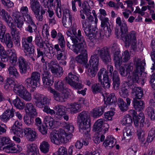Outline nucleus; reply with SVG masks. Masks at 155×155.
I'll return each mask as SVG.
<instances>
[{"label":"nucleus","mask_w":155,"mask_h":155,"mask_svg":"<svg viewBox=\"0 0 155 155\" xmlns=\"http://www.w3.org/2000/svg\"><path fill=\"white\" fill-rule=\"evenodd\" d=\"M72 32L74 35L71 38L72 42L74 44L79 43L75 45L73 49V52L77 54L79 53L82 54L87 53V46L84 38L81 35V31L78 30L77 32L76 28H73L72 29Z\"/></svg>","instance_id":"obj_1"},{"label":"nucleus","mask_w":155,"mask_h":155,"mask_svg":"<svg viewBox=\"0 0 155 155\" xmlns=\"http://www.w3.org/2000/svg\"><path fill=\"white\" fill-rule=\"evenodd\" d=\"M132 87V96L133 98V104L134 109L138 111H142L144 110L145 107V103L144 101L141 100H137L140 99L143 97V92L141 87L131 86Z\"/></svg>","instance_id":"obj_2"},{"label":"nucleus","mask_w":155,"mask_h":155,"mask_svg":"<svg viewBox=\"0 0 155 155\" xmlns=\"http://www.w3.org/2000/svg\"><path fill=\"white\" fill-rule=\"evenodd\" d=\"M86 20H82V29L84 30L88 39L91 41H93L96 38L97 32L95 30L91 25V23L94 21V18L91 15L87 16Z\"/></svg>","instance_id":"obj_3"},{"label":"nucleus","mask_w":155,"mask_h":155,"mask_svg":"<svg viewBox=\"0 0 155 155\" xmlns=\"http://www.w3.org/2000/svg\"><path fill=\"white\" fill-rule=\"evenodd\" d=\"M71 134L67 135L65 131L62 129H59L55 132L50 133L49 138L53 143L58 145L61 143L67 142L71 139Z\"/></svg>","instance_id":"obj_4"},{"label":"nucleus","mask_w":155,"mask_h":155,"mask_svg":"<svg viewBox=\"0 0 155 155\" xmlns=\"http://www.w3.org/2000/svg\"><path fill=\"white\" fill-rule=\"evenodd\" d=\"M78 119L79 123L80 131L85 133L89 131L91 126L90 116L88 112L85 111H82L78 114Z\"/></svg>","instance_id":"obj_5"},{"label":"nucleus","mask_w":155,"mask_h":155,"mask_svg":"<svg viewBox=\"0 0 155 155\" xmlns=\"http://www.w3.org/2000/svg\"><path fill=\"white\" fill-rule=\"evenodd\" d=\"M33 38L29 36L27 38L25 37L22 38L21 45L25 55L29 56L32 61H34L35 59L32 56L34 55L35 47L32 44Z\"/></svg>","instance_id":"obj_6"},{"label":"nucleus","mask_w":155,"mask_h":155,"mask_svg":"<svg viewBox=\"0 0 155 155\" xmlns=\"http://www.w3.org/2000/svg\"><path fill=\"white\" fill-rule=\"evenodd\" d=\"M134 64L136 69L133 72L132 80L134 83H138L140 81L139 76L142 75L144 71L145 63L140 58H135L133 60Z\"/></svg>","instance_id":"obj_7"},{"label":"nucleus","mask_w":155,"mask_h":155,"mask_svg":"<svg viewBox=\"0 0 155 155\" xmlns=\"http://www.w3.org/2000/svg\"><path fill=\"white\" fill-rule=\"evenodd\" d=\"M12 17L14 23L17 28H22L24 24L23 18L24 21L27 23L33 22L32 17L30 13L22 16L19 12H15L13 14Z\"/></svg>","instance_id":"obj_8"},{"label":"nucleus","mask_w":155,"mask_h":155,"mask_svg":"<svg viewBox=\"0 0 155 155\" xmlns=\"http://www.w3.org/2000/svg\"><path fill=\"white\" fill-rule=\"evenodd\" d=\"M130 56L129 52L127 50L121 53L119 51L115 52L113 60L116 67H120L123 62H127L130 59Z\"/></svg>","instance_id":"obj_9"},{"label":"nucleus","mask_w":155,"mask_h":155,"mask_svg":"<svg viewBox=\"0 0 155 155\" xmlns=\"http://www.w3.org/2000/svg\"><path fill=\"white\" fill-rule=\"evenodd\" d=\"M122 40L124 42L126 46H129L131 45V50L134 51L137 48V41L136 32L134 31H132L128 34L125 35L124 36L121 38Z\"/></svg>","instance_id":"obj_10"},{"label":"nucleus","mask_w":155,"mask_h":155,"mask_svg":"<svg viewBox=\"0 0 155 155\" xmlns=\"http://www.w3.org/2000/svg\"><path fill=\"white\" fill-rule=\"evenodd\" d=\"M95 51L96 54L100 56L101 60L105 64H108L111 61L110 52L107 47L97 48Z\"/></svg>","instance_id":"obj_11"},{"label":"nucleus","mask_w":155,"mask_h":155,"mask_svg":"<svg viewBox=\"0 0 155 155\" xmlns=\"http://www.w3.org/2000/svg\"><path fill=\"white\" fill-rule=\"evenodd\" d=\"M36 106L41 108H45L50 103L49 100L46 97L36 94L34 95Z\"/></svg>","instance_id":"obj_12"},{"label":"nucleus","mask_w":155,"mask_h":155,"mask_svg":"<svg viewBox=\"0 0 155 155\" xmlns=\"http://www.w3.org/2000/svg\"><path fill=\"white\" fill-rule=\"evenodd\" d=\"M42 71V74L43 77L42 80L44 85L46 86L52 85L53 83V77L50 75V72L48 70L46 64L43 65Z\"/></svg>","instance_id":"obj_13"},{"label":"nucleus","mask_w":155,"mask_h":155,"mask_svg":"<svg viewBox=\"0 0 155 155\" xmlns=\"http://www.w3.org/2000/svg\"><path fill=\"white\" fill-rule=\"evenodd\" d=\"M48 90L53 94L54 99L57 101L61 102H64L68 97V94L64 91L59 92L51 87H48Z\"/></svg>","instance_id":"obj_14"},{"label":"nucleus","mask_w":155,"mask_h":155,"mask_svg":"<svg viewBox=\"0 0 155 155\" xmlns=\"http://www.w3.org/2000/svg\"><path fill=\"white\" fill-rule=\"evenodd\" d=\"M116 23L118 26L120 27V31L121 34L120 36L118 34V30H115V34L117 37L119 38L120 36L121 38L123 36H124V35H126V33L128 30V28L126 22L124 21H122L120 17H118L116 19Z\"/></svg>","instance_id":"obj_15"},{"label":"nucleus","mask_w":155,"mask_h":155,"mask_svg":"<svg viewBox=\"0 0 155 155\" xmlns=\"http://www.w3.org/2000/svg\"><path fill=\"white\" fill-rule=\"evenodd\" d=\"M17 63L19 65L20 73L22 74H26L30 67L28 62L23 57L21 56L18 58Z\"/></svg>","instance_id":"obj_16"},{"label":"nucleus","mask_w":155,"mask_h":155,"mask_svg":"<svg viewBox=\"0 0 155 155\" xmlns=\"http://www.w3.org/2000/svg\"><path fill=\"white\" fill-rule=\"evenodd\" d=\"M104 122V120L102 119L97 120L94 124L93 130L95 131H97V133L102 132L103 133H105L106 131L108 130L109 127L107 124H105V127H106L104 129L102 128Z\"/></svg>","instance_id":"obj_17"},{"label":"nucleus","mask_w":155,"mask_h":155,"mask_svg":"<svg viewBox=\"0 0 155 155\" xmlns=\"http://www.w3.org/2000/svg\"><path fill=\"white\" fill-rule=\"evenodd\" d=\"M24 133V136L29 141H33L37 138V135L36 132L30 127H25L23 129V133Z\"/></svg>","instance_id":"obj_18"},{"label":"nucleus","mask_w":155,"mask_h":155,"mask_svg":"<svg viewBox=\"0 0 155 155\" xmlns=\"http://www.w3.org/2000/svg\"><path fill=\"white\" fill-rule=\"evenodd\" d=\"M22 125L21 122L18 120L15 121L12 127L11 133L18 137H22L24 134H23V129L22 130L21 127Z\"/></svg>","instance_id":"obj_19"},{"label":"nucleus","mask_w":155,"mask_h":155,"mask_svg":"<svg viewBox=\"0 0 155 155\" xmlns=\"http://www.w3.org/2000/svg\"><path fill=\"white\" fill-rule=\"evenodd\" d=\"M3 147V150L7 153H19L21 150V148L14 143H10Z\"/></svg>","instance_id":"obj_20"},{"label":"nucleus","mask_w":155,"mask_h":155,"mask_svg":"<svg viewBox=\"0 0 155 155\" xmlns=\"http://www.w3.org/2000/svg\"><path fill=\"white\" fill-rule=\"evenodd\" d=\"M127 104L124 101L123 99L119 98L118 100V104L120 110L123 112L127 111L128 109V106L130 103V99L127 97L126 99Z\"/></svg>","instance_id":"obj_21"},{"label":"nucleus","mask_w":155,"mask_h":155,"mask_svg":"<svg viewBox=\"0 0 155 155\" xmlns=\"http://www.w3.org/2000/svg\"><path fill=\"white\" fill-rule=\"evenodd\" d=\"M0 16L2 17V19L7 24H9V23L13 21L12 18L7 12L5 9L1 8L0 4Z\"/></svg>","instance_id":"obj_22"},{"label":"nucleus","mask_w":155,"mask_h":155,"mask_svg":"<svg viewBox=\"0 0 155 155\" xmlns=\"http://www.w3.org/2000/svg\"><path fill=\"white\" fill-rule=\"evenodd\" d=\"M116 141L111 136H108L103 143L104 146L107 149H110L115 145Z\"/></svg>","instance_id":"obj_23"},{"label":"nucleus","mask_w":155,"mask_h":155,"mask_svg":"<svg viewBox=\"0 0 155 155\" xmlns=\"http://www.w3.org/2000/svg\"><path fill=\"white\" fill-rule=\"evenodd\" d=\"M15 111V110L13 108H12L10 110H6L2 115L0 116V117L2 121L6 122L10 118L14 116Z\"/></svg>","instance_id":"obj_24"},{"label":"nucleus","mask_w":155,"mask_h":155,"mask_svg":"<svg viewBox=\"0 0 155 155\" xmlns=\"http://www.w3.org/2000/svg\"><path fill=\"white\" fill-rule=\"evenodd\" d=\"M25 110L26 113L32 117L37 115L35 107L31 103H27L25 106Z\"/></svg>","instance_id":"obj_25"},{"label":"nucleus","mask_w":155,"mask_h":155,"mask_svg":"<svg viewBox=\"0 0 155 155\" xmlns=\"http://www.w3.org/2000/svg\"><path fill=\"white\" fill-rule=\"evenodd\" d=\"M6 31V28L0 31V40L3 43L12 40L10 34L9 33L5 34Z\"/></svg>","instance_id":"obj_26"},{"label":"nucleus","mask_w":155,"mask_h":155,"mask_svg":"<svg viewBox=\"0 0 155 155\" xmlns=\"http://www.w3.org/2000/svg\"><path fill=\"white\" fill-rule=\"evenodd\" d=\"M99 57L97 54L94 52L93 55L91 56L90 59L89 61V63L90 66L98 68V65H99Z\"/></svg>","instance_id":"obj_27"},{"label":"nucleus","mask_w":155,"mask_h":155,"mask_svg":"<svg viewBox=\"0 0 155 155\" xmlns=\"http://www.w3.org/2000/svg\"><path fill=\"white\" fill-rule=\"evenodd\" d=\"M27 152L31 155H37L38 152V149L36 145L34 143H29L27 146Z\"/></svg>","instance_id":"obj_28"},{"label":"nucleus","mask_w":155,"mask_h":155,"mask_svg":"<svg viewBox=\"0 0 155 155\" xmlns=\"http://www.w3.org/2000/svg\"><path fill=\"white\" fill-rule=\"evenodd\" d=\"M11 29V34L12 38L16 37H20L19 31L14 26L13 21H12L9 24H7Z\"/></svg>","instance_id":"obj_29"},{"label":"nucleus","mask_w":155,"mask_h":155,"mask_svg":"<svg viewBox=\"0 0 155 155\" xmlns=\"http://www.w3.org/2000/svg\"><path fill=\"white\" fill-rule=\"evenodd\" d=\"M54 110L56 111V117L60 119L61 116L65 114L64 109L63 106L57 105L55 106L53 108Z\"/></svg>","instance_id":"obj_30"},{"label":"nucleus","mask_w":155,"mask_h":155,"mask_svg":"<svg viewBox=\"0 0 155 155\" xmlns=\"http://www.w3.org/2000/svg\"><path fill=\"white\" fill-rule=\"evenodd\" d=\"M12 103L17 108L20 110L23 109L25 106L24 101L17 96L12 101Z\"/></svg>","instance_id":"obj_31"},{"label":"nucleus","mask_w":155,"mask_h":155,"mask_svg":"<svg viewBox=\"0 0 155 155\" xmlns=\"http://www.w3.org/2000/svg\"><path fill=\"white\" fill-rule=\"evenodd\" d=\"M65 80L66 82L70 85L79 81L78 77L71 73H69L68 77L65 78Z\"/></svg>","instance_id":"obj_32"},{"label":"nucleus","mask_w":155,"mask_h":155,"mask_svg":"<svg viewBox=\"0 0 155 155\" xmlns=\"http://www.w3.org/2000/svg\"><path fill=\"white\" fill-rule=\"evenodd\" d=\"M97 77L98 81L102 82V80H104L108 78V72H107V70L103 68L101 69L98 72L97 74Z\"/></svg>","instance_id":"obj_33"},{"label":"nucleus","mask_w":155,"mask_h":155,"mask_svg":"<svg viewBox=\"0 0 155 155\" xmlns=\"http://www.w3.org/2000/svg\"><path fill=\"white\" fill-rule=\"evenodd\" d=\"M30 7L34 13L40 11V5L37 0H31Z\"/></svg>","instance_id":"obj_34"},{"label":"nucleus","mask_w":155,"mask_h":155,"mask_svg":"<svg viewBox=\"0 0 155 155\" xmlns=\"http://www.w3.org/2000/svg\"><path fill=\"white\" fill-rule=\"evenodd\" d=\"M75 60L77 62L81 64L87 63V53L80 54L76 56Z\"/></svg>","instance_id":"obj_35"},{"label":"nucleus","mask_w":155,"mask_h":155,"mask_svg":"<svg viewBox=\"0 0 155 155\" xmlns=\"http://www.w3.org/2000/svg\"><path fill=\"white\" fill-rule=\"evenodd\" d=\"M44 54L47 55L50 54L51 55V52H53V48L51 44H50L48 41H45L44 46L43 47Z\"/></svg>","instance_id":"obj_36"},{"label":"nucleus","mask_w":155,"mask_h":155,"mask_svg":"<svg viewBox=\"0 0 155 155\" xmlns=\"http://www.w3.org/2000/svg\"><path fill=\"white\" fill-rule=\"evenodd\" d=\"M133 118L129 114H126L123 117L122 120L123 125L130 126L133 122Z\"/></svg>","instance_id":"obj_37"},{"label":"nucleus","mask_w":155,"mask_h":155,"mask_svg":"<svg viewBox=\"0 0 155 155\" xmlns=\"http://www.w3.org/2000/svg\"><path fill=\"white\" fill-rule=\"evenodd\" d=\"M81 105L80 104L74 103L70 104L68 108L69 109L70 113L71 114L76 113L79 111V109L81 108Z\"/></svg>","instance_id":"obj_38"},{"label":"nucleus","mask_w":155,"mask_h":155,"mask_svg":"<svg viewBox=\"0 0 155 155\" xmlns=\"http://www.w3.org/2000/svg\"><path fill=\"white\" fill-rule=\"evenodd\" d=\"M105 107L101 106L95 108L93 111V116L94 118H97L101 116L104 112Z\"/></svg>","instance_id":"obj_39"},{"label":"nucleus","mask_w":155,"mask_h":155,"mask_svg":"<svg viewBox=\"0 0 155 155\" xmlns=\"http://www.w3.org/2000/svg\"><path fill=\"white\" fill-rule=\"evenodd\" d=\"M24 84L27 88H30L32 87H37L38 85V84L31 77L28 78L25 80Z\"/></svg>","instance_id":"obj_40"},{"label":"nucleus","mask_w":155,"mask_h":155,"mask_svg":"<svg viewBox=\"0 0 155 155\" xmlns=\"http://www.w3.org/2000/svg\"><path fill=\"white\" fill-rule=\"evenodd\" d=\"M54 87L57 90L61 91H65L64 87V84L62 81L59 79H58L55 81L54 84Z\"/></svg>","instance_id":"obj_41"},{"label":"nucleus","mask_w":155,"mask_h":155,"mask_svg":"<svg viewBox=\"0 0 155 155\" xmlns=\"http://www.w3.org/2000/svg\"><path fill=\"white\" fill-rule=\"evenodd\" d=\"M50 147V144L47 141H44L41 143L40 149L42 152L46 153L48 152Z\"/></svg>","instance_id":"obj_42"},{"label":"nucleus","mask_w":155,"mask_h":155,"mask_svg":"<svg viewBox=\"0 0 155 155\" xmlns=\"http://www.w3.org/2000/svg\"><path fill=\"white\" fill-rule=\"evenodd\" d=\"M57 38L58 44L61 48L63 50L65 46V42L64 36L61 33L58 32Z\"/></svg>","instance_id":"obj_43"},{"label":"nucleus","mask_w":155,"mask_h":155,"mask_svg":"<svg viewBox=\"0 0 155 155\" xmlns=\"http://www.w3.org/2000/svg\"><path fill=\"white\" fill-rule=\"evenodd\" d=\"M44 122L46 126L49 128H51L53 126L54 124V120L53 118L50 116H46L44 119Z\"/></svg>","instance_id":"obj_44"},{"label":"nucleus","mask_w":155,"mask_h":155,"mask_svg":"<svg viewBox=\"0 0 155 155\" xmlns=\"http://www.w3.org/2000/svg\"><path fill=\"white\" fill-rule=\"evenodd\" d=\"M106 100L105 101L106 104H111L115 103L117 101V98L114 93L110 94L108 97H107Z\"/></svg>","instance_id":"obj_45"},{"label":"nucleus","mask_w":155,"mask_h":155,"mask_svg":"<svg viewBox=\"0 0 155 155\" xmlns=\"http://www.w3.org/2000/svg\"><path fill=\"white\" fill-rule=\"evenodd\" d=\"M48 69H50L51 72H54L56 68L59 66V64L56 60L51 61L48 64Z\"/></svg>","instance_id":"obj_46"},{"label":"nucleus","mask_w":155,"mask_h":155,"mask_svg":"<svg viewBox=\"0 0 155 155\" xmlns=\"http://www.w3.org/2000/svg\"><path fill=\"white\" fill-rule=\"evenodd\" d=\"M8 74L11 76H12L15 78H17L19 76V73L14 66H10L8 68Z\"/></svg>","instance_id":"obj_47"},{"label":"nucleus","mask_w":155,"mask_h":155,"mask_svg":"<svg viewBox=\"0 0 155 155\" xmlns=\"http://www.w3.org/2000/svg\"><path fill=\"white\" fill-rule=\"evenodd\" d=\"M14 92L18 95L19 96L21 94L23 93L26 90L22 85H16L15 86L14 88Z\"/></svg>","instance_id":"obj_48"},{"label":"nucleus","mask_w":155,"mask_h":155,"mask_svg":"<svg viewBox=\"0 0 155 155\" xmlns=\"http://www.w3.org/2000/svg\"><path fill=\"white\" fill-rule=\"evenodd\" d=\"M72 17L62 18V23L64 26L66 28H70L72 25Z\"/></svg>","instance_id":"obj_49"},{"label":"nucleus","mask_w":155,"mask_h":155,"mask_svg":"<svg viewBox=\"0 0 155 155\" xmlns=\"http://www.w3.org/2000/svg\"><path fill=\"white\" fill-rule=\"evenodd\" d=\"M64 126L65 128L67 130V131L68 132V133H66L67 135L71 134L72 135L71 138L72 137L73 135L72 133L73 132L74 127V126L71 123H68L65 122L64 123Z\"/></svg>","instance_id":"obj_50"},{"label":"nucleus","mask_w":155,"mask_h":155,"mask_svg":"<svg viewBox=\"0 0 155 155\" xmlns=\"http://www.w3.org/2000/svg\"><path fill=\"white\" fill-rule=\"evenodd\" d=\"M91 88L94 94L100 93L102 89L100 84L98 83H95L92 85Z\"/></svg>","instance_id":"obj_51"},{"label":"nucleus","mask_w":155,"mask_h":155,"mask_svg":"<svg viewBox=\"0 0 155 155\" xmlns=\"http://www.w3.org/2000/svg\"><path fill=\"white\" fill-rule=\"evenodd\" d=\"M98 68L91 66L88 70L87 74L91 78L94 77L97 73Z\"/></svg>","instance_id":"obj_52"},{"label":"nucleus","mask_w":155,"mask_h":155,"mask_svg":"<svg viewBox=\"0 0 155 155\" xmlns=\"http://www.w3.org/2000/svg\"><path fill=\"white\" fill-rule=\"evenodd\" d=\"M41 77L40 73L37 71H34L32 73L31 77L37 83L39 84V81Z\"/></svg>","instance_id":"obj_53"},{"label":"nucleus","mask_w":155,"mask_h":155,"mask_svg":"<svg viewBox=\"0 0 155 155\" xmlns=\"http://www.w3.org/2000/svg\"><path fill=\"white\" fill-rule=\"evenodd\" d=\"M36 45L39 48H42L44 46L45 41H43L41 38L36 36L35 39Z\"/></svg>","instance_id":"obj_54"},{"label":"nucleus","mask_w":155,"mask_h":155,"mask_svg":"<svg viewBox=\"0 0 155 155\" xmlns=\"http://www.w3.org/2000/svg\"><path fill=\"white\" fill-rule=\"evenodd\" d=\"M20 97L27 101H29L31 99V94L25 90L22 94H21Z\"/></svg>","instance_id":"obj_55"},{"label":"nucleus","mask_w":155,"mask_h":155,"mask_svg":"<svg viewBox=\"0 0 155 155\" xmlns=\"http://www.w3.org/2000/svg\"><path fill=\"white\" fill-rule=\"evenodd\" d=\"M0 58V69L2 70V69L6 68V64L4 63L8 61V58L7 56H2Z\"/></svg>","instance_id":"obj_56"},{"label":"nucleus","mask_w":155,"mask_h":155,"mask_svg":"<svg viewBox=\"0 0 155 155\" xmlns=\"http://www.w3.org/2000/svg\"><path fill=\"white\" fill-rule=\"evenodd\" d=\"M11 142V140L8 137H0V145L2 146L10 144Z\"/></svg>","instance_id":"obj_57"},{"label":"nucleus","mask_w":155,"mask_h":155,"mask_svg":"<svg viewBox=\"0 0 155 155\" xmlns=\"http://www.w3.org/2000/svg\"><path fill=\"white\" fill-rule=\"evenodd\" d=\"M67 150L66 148L64 147H59L57 152L54 153L53 155H67Z\"/></svg>","instance_id":"obj_58"},{"label":"nucleus","mask_w":155,"mask_h":155,"mask_svg":"<svg viewBox=\"0 0 155 155\" xmlns=\"http://www.w3.org/2000/svg\"><path fill=\"white\" fill-rule=\"evenodd\" d=\"M54 72H52L54 75H56L58 77H61L63 74L64 70L62 67L60 66H59L56 68L55 71Z\"/></svg>","instance_id":"obj_59"},{"label":"nucleus","mask_w":155,"mask_h":155,"mask_svg":"<svg viewBox=\"0 0 155 155\" xmlns=\"http://www.w3.org/2000/svg\"><path fill=\"white\" fill-rule=\"evenodd\" d=\"M131 130L129 127H126L125 130L124 132L123 136L124 139L126 140H129L130 138L131 135Z\"/></svg>","instance_id":"obj_60"},{"label":"nucleus","mask_w":155,"mask_h":155,"mask_svg":"<svg viewBox=\"0 0 155 155\" xmlns=\"http://www.w3.org/2000/svg\"><path fill=\"white\" fill-rule=\"evenodd\" d=\"M24 120L25 124L29 126L32 125L34 122V119L33 118L27 116L24 117Z\"/></svg>","instance_id":"obj_61"},{"label":"nucleus","mask_w":155,"mask_h":155,"mask_svg":"<svg viewBox=\"0 0 155 155\" xmlns=\"http://www.w3.org/2000/svg\"><path fill=\"white\" fill-rule=\"evenodd\" d=\"M147 115L149 118L151 120H153L155 119V111L151 107H149L148 109Z\"/></svg>","instance_id":"obj_62"},{"label":"nucleus","mask_w":155,"mask_h":155,"mask_svg":"<svg viewBox=\"0 0 155 155\" xmlns=\"http://www.w3.org/2000/svg\"><path fill=\"white\" fill-rule=\"evenodd\" d=\"M100 19L101 21V26L102 27L108 26V24L109 25L108 22L109 19L101 15L100 16Z\"/></svg>","instance_id":"obj_63"},{"label":"nucleus","mask_w":155,"mask_h":155,"mask_svg":"<svg viewBox=\"0 0 155 155\" xmlns=\"http://www.w3.org/2000/svg\"><path fill=\"white\" fill-rule=\"evenodd\" d=\"M140 142L142 146H144L145 144V133L144 131H142L137 134Z\"/></svg>","instance_id":"obj_64"}]
</instances>
